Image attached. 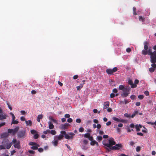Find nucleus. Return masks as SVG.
<instances>
[{
  "instance_id": "f257e3e1",
  "label": "nucleus",
  "mask_w": 156,
  "mask_h": 156,
  "mask_svg": "<svg viewBox=\"0 0 156 156\" xmlns=\"http://www.w3.org/2000/svg\"><path fill=\"white\" fill-rule=\"evenodd\" d=\"M60 133L62 135H59L57 137L58 140L62 139L63 138L64 135L65 138L68 140L72 139L73 136L75 135V134L72 132L69 133L67 134H66V132L64 131H61Z\"/></svg>"
},
{
  "instance_id": "f03ea898",
  "label": "nucleus",
  "mask_w": 156,
  "mask_h": 156,
  "mask_svg": "<svg viewBox=\"0 0 156 156\" xmlns=\"http://www.w3.org/2000/svg\"><path fill=\"white\" fill-rule=\"evenodd\" d=\"M149 44V43L147 41H145L144 42V50L142 51V54L144 55H146L147 54V50L148 49V45Z\"/></svg>"
},
{
  "instance_id": "7ed1b4c3",
  "label": "nucleus",
  "mask_w": 156,
  "mask_h": 156,
  "mask_svg": "<svg viewBox=\"0 0 156 156\" xmlns=\"http://www.w3.org/2000/svg\"><path fill=\"white\" fill-rule=\"evenodd\" d=\"M150 55L151 62L152 63H156V51H154L151 53Z\"/></svg>"
},
{
  "instance_id": "20e7f679",
  "label": "nucleus",
  "mask_w": 156,
  "mask_h": 156,
  "mask_svg": "<svg viewBox=\"0 0 156 156\" xmlns=\"http://www.w3.org/2000/svg\"><path fill=\"white\" fill-rule=\"evenodd\" d=\"M118 70V68L116 67H114L113 69H108L106 70V72L108 74L113 75V73L116 72Z\"/></svg>"
},
{
  "instance_id": "39448f33",
  "label": "nucleus",
  "mask_w": 156,
  "mask_h": 156,
  "mask_svg": "<svg viewBox=\"0 0 156 156\" xmlns=\"http://www.w3.org/2000/svg\"><path fill=\"white\" fill-rule=\"evenodd\" d=\"M108 144H106L105 145L107 146V147H111L113 145L115 144L116 143L114 141V139L112 138H110L108 140Z\"/></svg>"
},
{
  "instance_id": "423d86ee",
  "label": "nucleus",
  "mask_w": 156,
  "mask_h": 156,
  "mask_svg": "<svg viewBox=\"0 0 156 156\" xmlns=\"http://www.w3.org/2000/svg\"><path fill=\"white\" fill-rule=\"evenodd\" d=\"M18 137L20 138H24L26 136V132L24 130L20 131L17 134Z\"/></svg>"
},
{
  "instance_id": "0eeeda50",
  "label": "nucleus",
  "mask_w": 156,
  "mask_h": 156,
  "mask_svg": "<svg viewBox=\"0 0 156 156\" xmlns=\"http://www.w3.org/2000/svg\"><path fill=\"white\" fill-rule=\"evenodd\" d=\"M19 127L17 126L14 129H9L8 130V133H12L13 135L15 134L19 130Z\"/></svg>"
},
{
  "instance_id": "6e6552de",
  "label": "nucleus",
  "mask_w": 156,
  "mask_h": 156,
  "mask_svg": "<svg viewBox=\"0 0 156 156\" xmlns=\"http://www.w3.org/2000/svg\"><path fill=\"white\" fill-rule=\"evenodd\" d=\"M123 93L121 94V96L123 98L126 97L129 94V91L127 88H125L123 90Z\"/></svg>"
},
{
  "instance_id": "1a4fd4ad",
  "label": "nucleus",
  "mask_w": 156,
  "mask_h": 156,
  "mask_svg": "<svg viewBox=\"0 0 156 156\" xmlns=\"http://www.w3.org/2000/svg\"><path fill=\"white\" fill-rule=\"evenodd\" d=\"M2 110L0 107V120H2L6 119L7 115L4 114H2Z\"/></svg>"
},
{
  "instance_id": "9d476101",
  "label": "nucleus",
  "mask_w": 156,
  "mask_h": 156,
  "mask_svg": "<svg viewBox=\"0 0 156 156\" xmlns=\"http://www.w3.org/2000/svg\"><path fill=\"white\" fill-rule=\"evenodd\" d=\"M152 64L151 65L152 67L150 68L149 69V71L151 73L153 72L155 70V68H156V64L155 63H152Z\"/></svg>"
},
{
  "instance_id": "9b49d317",
  "label": "nucleus",
  "mask_w": 156,
  "mask_h": 156,
  "mask_svg": "<svg viewBox=\"0 0 156 156\" xmlns=\"http://www.w3.org/2000/svg\"><path fill=\"white\" fill-rule=\"evenodd\" d=\"M69 126V124L68 123H65L64 124H62L60 126V128L62 130H65L67 129V127Z\"/></svg>"
},
{
  "instance_id": "f8f14e48",
  "label": "nucleus",
  "mask_w": 156,
  "mask_h": 156,
  "mask_svg": "<svg viewBox=\"0 0 156 156\" xmlns=\"http://www.w3.org/2000/svg\"><path fill=\"white\" fill-rule=\"evenodd\" d=\"M112 119L118 122H125V120L124 119H119L118 118L115 117H113L112 118Z\"/></svg>"
},
{
  "instance_id": "ddd939ff",
  "label": "nucleus",
  "mask_w": 156,
  "mask_h": 156,
  "mask_svg": "<svg viewBox=\"0 0 156 156\" xmlns=\"http://www.w3.org/2000/svg\"><path fill=\"white\" fill-rule=\"evenodd\" d=\"M109 105V101H106L104 103V106H103V109H105L108 108Z\"/></svg>"
},
{
  "instance_id": "4468645a",
  "label": "nucleus",
  "mask_w": 156,
  "mask_h": 156,
  "mask_svg": "<svg viewBox=\"0 0 156 156\" xmlns=\"http://www.w3.org/2000/svg\"><path fill=\"white\" fill-rule=\"evenodd\" d=\"M48 125L49 128L50 129H52L54 128V126L51 122L49 121L48 122Z\"/></svg>"
},
{
  "instance_id": "2eb2a0df",
  "label": "nucleus",
  "mask_w": 156,
  "mask_h": 156,
  "mask_svg": "<svg viewBox=\"0 0 156 156\" xmlns=\"http://www.w3.org/2000/svg\"><path fill=\"white\" fill-rule=\"evenodd\" d=\"M85 80H83L82 81L83 83L80 84L79 86H77L76 87L77 89L78 90H80L81 88H82L83 87V85L84 84Z\"/></svg>"
},
{
  "instance_id": "dca6fc26",
  "label": "nucleus",
  "mask_w": 156,
  "mask_h": 156,
  "mask_svg": "<svg viewBox=\"0 0 156 156\" xmlns=\"http://www.w3.org/2000/svg\"><path fill=\"white\" fill-rule=\"evenodd\" d=\"M139 82V81L137 79H136L134 81V83H133L132 86H131L132 88H135L137 87L136 84H138Z\"/></svg>"
},
{
  "instance_id": "f3484780",
  "label": "nucleus",
  "mask_w": 156,
  "mask_h": 156,
  "mask_svg": "<svg viewBox=\"0 0 156 156\" xmlns=\"http://www.w3.org/2000/svg\"><path fill=\"white\" fill-rule=\"evenodd\" d=\"M43 117V115L42 114H40L37 116V121L38 122H40V119H42Z\"/></svg>"
},
{
  "instance_id": "a211bd4d",
  "label": "nucleus",
  "mask_w": 156,
  "mask_h": 156,
  "mask_svg": "<svg viewBox=\"0 0 156 156\" xmlns=\"http://www.w3.org/2000/svg\"><path fill=\"white\" fill-rule=\"evenodd\" d=\"M135 128L136 129L137 131H139L140 130V128H141L142 126L141 125L139 124V125H136L135 126Z\"/></svg>"
},
{
  "instance_id": "6ab92c4d",
  "label": "nucleus",
  "mask_w": 156,
  "mask_h": 156,
  "mask_svg": "<svg viewBox=\"0 0 156 156\" xmlns=\"http://www.w3.org/2000/svg\"><path fill=\"white\" fill-rule=\"evenodd\" d=\"M20 142L19 141H18L17 143L14 144V146L15 148H19L20 147Z\"/></svg>"
},
{
  "instance_id": "aec40b11",
  "label": "nucleus",
  "mask_w": 156,
  "mask_h": 156,
  "mask_svg": "<svg viewBox=\"0 0 156 156\" xmlns=\"http://www.w3.org/2000/svg\"><path fill=\"white\" fill-rule=\"evenodd\" d=\"M25 122L27 126H31L32 125V122L30 120L26 121Z\"/></svg>"
},
{
  "instance_id": "412c9836",
  "label": "nucleus",
  "mask_w": 156,
  "mask_h": 156,
  "mask_svg": "<svg viewBox=\"0 0 156 156\" xmlns=\"http://www.w3.org/2000/svg\"><path fill=\"white\" fill-rule=\"evenodd\" d=\"M109 148L110 150H118L119 149V147H116V146H111L110 147H109Z\"/></svg>"
},
{
  "instance_id": "4be33fe9",
  "label": "nucleus",
  "mask_w": 156,
  "mask_h": 156,
  "mask_svg": "<svg viewBox=\"0 0 156 156\" xmlns=\"http://www.w3.org/2000/svg\"><path fill=\"white\" fill-rule=\"evenodd\" d=\"M139 21H140L144 22L145 21V19L144 16H139Z\"/></svg>"
},
{
  "instance_id": "5701e85b",
  "label": "nucleus",
  "mask_w": 156,
  "mask_h": 156,
  "mask_svg": "<svg viewBox=\"0 0 156 156\" xmlns=\"http://www.w3.org/2000/svg\"><path fill=\"white\" fill-rule=\"evenodd\" d=\"M50 133L52 135H55L56 133V131L54 130H50Z\"/></svg>"
},
{
  "instance_id": "b1692460",
  "label": "nucleus",
  "mask_w": 156,
  "mask_h": 156,
  "mask_svg": "<svg viewBox=\"0 0 156 156\" xmlns=\"http://www.w3.org/2000/svg\"><path fill=\"white\" fill-rule=\"evenodd\" d=\"M124 87V86L122 85H120L119 87V89L120 90H123L124 89H125Z\"/></svg>"
},
{
  "instance_id": "393cba45",
  "label": "nucleus",
  "mask_w": 156,
  "mask_h": 156,
  "mask_svg": "<svg viewBox=\"0 0 156 156\" xmlns=\"http://www.w3.org/2000/svg\"><path fill=\"white\" fill-rule=\"evenodd\" d=\"M97 139L98 142H100L102 140V137L101 136H97Z\"/></svg>"
},
{
  "instance_id": "a878e982",
  "label": "nucleus",
  "mask_w": 156,
  "mask_h": 156,
  "mask_svg": "<svg viewBox=\"0 0 156 156\" xmlns=\"http://www.w3.org/2000/svg\"><path fill=\"white\" fill-rule=\"evenodd\" d=\"M12 144H11V143L8 144L5 147V148H6L7 149L10 148L12 145Z\"/></svg>"
},
{
  "instance_id": "bb28decb",
  "label": "nucleus",
  "mask_w": 156,
  "mask_h": 156,
  "mask_svg": "<svg viewBox=\"0 0 156 156\" xmlns=\"http://www.w3.org/2000/svg\"><path fill=\"white\" fill-rule=\"evenodd\" d=\"M90 133H87L85 134L84 135V136L85 137L88 138L89 137V136H90Z\"/></svg>"
},
{
  "instance_id": "cd10ccee",
  "label": "nucleus",
  "mask_w": 156,
  "mask_h": 156,
  "mask_svg": "<svg viewBox=\"0 0 156 156\" xmlns=\"http://www.w3.org/2000/svg\"><path fill=\"white\" fill-rule=\"evenodd\" d=\"M52 144L54 146H56L58 144V141L57 140H55L52 142Z\"/></svg>"
},
{
  "instance_id": "c85d7f7f",
  "label": "nucleus",
  "mask_w": 156,
  "mask_h": 156,
  "mask_svg": "<svg viewBox=\"0 0 156 156\" xmlns=\"http://www.w3.org/2000/svg\"><path fill=\"white\" fill-rule=\"evenodd\" d=\"M19 122L17 120H12V124H16L18 123Z\"/></svg>"
},
{
  "instance_id": "c756f323",
  "label": "nucleus",
  "mask_w": 156,
  "mask_h": 156,
  "mask_svg": "<svg viewBox=\"0 0 156 156\" xmlns=\"http://www.w3.org/2000/svg\"><path fill=\"white\" fill-rule=\"evenodd\" d=\"M43 133L44 134H47L48 133H50V130L49 129H47L46 131H44L43 132Z\"/></svg>"
},
{
  "instance_id": "7c9ffc66",
  "label": "nucleus",
  "mask_w": 156,
  "mask_h": 156,
  "mask_svg": "<svg viewBox=\"0 0 156 156\" xmlns=\"http://www.w3.org/2000/svg\"><path fill=\"white\" fill-rule=\"evenodd\" d=\"M153 52L151 51V49L150 48H149V49L147 50V54H148L149 55H150Z\"/></svg>"
},
{
  "instance_id": "2f4dec72",
  "label": "nucleus",
  "mask_w": 156,
  "mask_h": 156,
  "mask_svg": "<svg viewBox=\"0 0 156 156\" xmlns=\"http://www.w3.org/2000/svg\"><path fill=\"white\" fill-rule=\"evenodd\" d=\"M128 83L129 84L131 85V86H132L133 83V81L132 80H129L128 81Z\"/></svg>"
},
{
  "instance_id": "473e14b6",
  "label": "nucleus",
  "mask_w": 156,
  "mask_h": 156,
  "mask_svg": "<svg viewBox=\"0 0 156 156\" xmlns=\"http://www.w3.org/2000/svg\"><path fill=\"white\" fill-rule=\"evenodd\" d=\"M115 146L118 147L122 148V145L120 144H115Z\"/></svg>"
},
{
  "instance_id": "72a5a7b5",
  "label": "nucleus",
  "mask_w": 156,
  "mask_h": 156,
  "mask_svg": "<svg viewBox=\"0 0 156 156\" xmlns=\"http://www.w3.org/2000/svg\"><path fill=\"white\" fill-rule=\"evenodd\" d=\"M96 141L95 140H93L90 142V144L92 146L94 145L96 143Z\"/></svg>"
},
{
  "instance_id": "f704fd0d",
  "label": "nucleus",
  "mask_w": 156,
  "mask_h": 156,
  "mask_svg": "<svg viewBox=\"0 0 156 156\" xmlns=\"http://www.w3.org/2000/svg\"><path fill=\"white\" fill-rule=\"evenodd\" d=\"M29 145L31 146L37 145V144L34 142H31L29 143Z\"/></svg>"
},
{
  "instance_id": "c9c22d12",
  "label": "nucleus",
  "mask_w": 156,
  "mask_h": 156,
  "mask_svg": "<svg viewBox=\"0 0 156 156\" xmlns=\"http://www.w3.org/2000/svg\"><path fill=\"white\" fill-rule=\"evenodd\" d=\"M39 135L37 133L35 134L34 136V138L35 139H37L38 138Z\"/></svg>"
},
{
  "instance_id": "e433bc0d",
  "label": "nucleus",
  "mask_w": 156,
  "mask_h": 156,
  "mask_svg": "<svg viewBox=\"0 0 156 156\" xmlns=\"http://www.w3.org/2000/svg\"><path fill=\"white\" fill-rule=\"evenodd\" d=\"M121 102L123 104H126L128 103L129 102L127 100L125 99L124 101H122Z\"/></svg>"
},
{
  "instance_id": "4c0bfd02",
  "label": "nucleus",
  "mask_w": 156,
  "mask_h": 156,
  "mask_svg": "<svg viewBox=\"0 0 156 156\" xmlns=\"http://www.w3.org/2000/svg\"><path fill=\"white\" fill-rule=\"evenodd\" d=\"M31 148L33 150H37L38 149V147L37 146L34 145L31 147Z\"/></svg>"
},
{
  "instance_id": "58836bf2",
  "label": "nucleus",
  "mask_w": 156,
  "mask_h": 156,
  "mask_svg": "<svg viewBox=\"0 0 156 156\" xmlns=\"http://www.w3.org/2000/svg\"><path fill=\"white\" fill-rule=\"evenodd\" d=\"M138 97L141 100H142V99H143L144 98V96L142 95H140L138 96Z\"/></svg>"
},
{
  "instance_id": "ea45409f",
  "label": "nucleus",
  "mask_w": 156,
  "mask_h": 156,
  "mask_svg": "<svg viewBox=\"0 0 156 156\" xmlns=\"http://www.w3.org/2000/svg\"><path fill=\"white\" fill-rule=\"evenodd\" d=\"M124 116L125 117L127 118H129L130 117V115L129 114H128L127 113H126L124 114Z\"/></svg>"
},
{
  "instance_id": "a19ab883",
  "label": "nucleus",
  "mask_w": 156,
  "mask_h": 156,
  "mask_svg": "<svg viewBox=\"0 0 156 156\" xmlns=\"http://www.w3.org/2000/svg\"><path fill=\"white\" fill-rule=\"evenodd\" d=\"M140 146H137L136 148V151L137 152H139L140 150Z\"/></svg>"
},
{
  "instance_id": "79ce46f5",
  "label": "nucleus",
  "mask_w": 156,
  "mask_h": 156,
  "mask_svg": "<svg viewBox=\"0 0 156 156\" xmlns=\"http://www.w3.org/2000/svg\"><path fill=\"white\" fill-rule=\"evenodd\" d=\"M5 149V146L3 145H0V150Z\"/></svg>"
},
{
  "instance_id": "37998d69",
  "label": "nucleus",
  "mask_w": 156,
  "mask_h": 156,
  "mask_svg": "<svg viewBox=\"0 0 156 156\" xmlns=\"http://www.w3.org/2000/svg\"><path fill=\"white\" fill-rule=\"evenodd\" d=\"M67 121L68 122L70 123L72 122L73 119L72 118H69L68 119H67Z\"/></svg>"
},
{
  "instance_id": "c03bdc74",
  "label": "nucleus",
  "mask_w": 156,
  "mask_h": 156,
  "mask_svg": "<svg viewBox=\"0 0 156 156\" xmlns=\"http://www.w3.org/2000/svg\"><path fill=\"white\" fill-rule=\"evenodd\" d=\"M83 143L85 145H86L87 144L88 141L87 140H84L83 141Z\"/></svg>"
},
{
  "instance_id": "a18cd8bd",
  "label": "nucleus",
  "mask_w": 156,
  "mask_h": 156,
  "mask_svg": "<svg viewBox=\"0 0 156 156\" xmlns=\"http://www.w3.org/2000/svg\"><path fill=\"white\" fill-rule=\"evenodd\" d=\"M131 51V49L130 48H128L126 49V51L127 52H130Z\"/></svg>"
},
{
  "instance_id": "49530a36",
  "label": "nucleus",
  "mask_w": 156,
  "mask_h": 156,
  "mask_svg": "<svg viewBox=\"0 0 156 156\" xmlns=\"http://www.w3.org/2000/svg\"><path fill=\"white\" fill-rule=\"evenodd\" d=\"M2 137H7L8 136V134L6 133H5L2 135Z\"/></svg>"
},
{
  "instance_id": "de8ad7c7",
  "label": "nucleus",
  "mask_w": 156,
  "mask_h": 156,
  "mask_svg": "<svg viewBox=\"0 0 156 156\" xmlns=\"http://www.w3.org/2000/svg\"><path fill=\"white\" fill-rule=\"evenodd\" d=\"M102 143L103 145H104V146L106 147H107V146H106L105 144H108L106 142V140H103V141Z\"/></svg>"
},
{
  "instance_id": "09e8293b",
  "label": "nucleus",
  "mask_w": 156,
  "mask_h": 156,
  "mask_svg": "<svg viewBox=\"0 0 156 156\" xmlns=\"http://www.w3.org/2000/svg\"><path fill=\"white\" fill-rule=\"evenodd\" d=\"M76 122L78 123H80L81 122V119H77L76 120Z\"/></svg>"
},
{
  "instance_id": "8fccbe9b",
  "label": "nucleus",
  "mask_w": 156,
  "mask_h": 156,
  "mask_svg": "<svg viewBox=\"0 0 156 156\" xmlns=\"http://www.w3.org/2000/svg\"><path fill=\"white\" fill-rule=\"evenodd\" d=\"M144 93L145 94V95L146 96H148L149 95V92L148 91H147V90L145 91L144 92Z\"/></svg>"
},
{
  "instance_id": "3c124183",
  "label": "nucleus",
  "mask_w": 156,
  "mask_h": 156,
  "mask_svg": "<svg viewBox=\"0 0 156 156\" xmlns=\"http://www.w3.org/2000/svg\"><path fill=\"white\" fill-rule=\"evenodd\" d=\"M135 97L136 96L135 95H132L130 96V98L132 100H134L135 99Z\"/></svg>"
},
{
  "instance_id": "603ef678",
  "label": "nucleus",
  "mask_w": 156,
  "mask_h": 156,
  "mask_svg": "<svg viewBox=\"0 0 156 156\" xmlns=\"http://www.w3.org/2000/svg\"><path fill=\"white\" fill-rule=\"evenodd\" d=\"M112 92L115 93H116L118 92V90L116 88H114L112 90Z\"/></svg>"
},
{
  "instance_id": "864d4df0",
  "label": "nucleus",
  "mask_w": 156,
  "mask_h": 156,
  "mask_svg": "<svg viewBox=\"0 0 156 156\" xmlns=\"http://www.w3.org/2000/svg\"><path fill=\"white\" fill-rule=\"evenodd\" d=\"M115 96V94L113 93H112L110 94V97L111 98H113Z\"/></svg>"
},
{
  "instance_id": "5fc2aeb1",
  "label": "nucleus",
  "mask_w": 156,
  "mask_h": 156,
  "mask_svg": "<svg viewBox=\"0 0 156 156\" xmlns=\"http://www.w3.org/2000/svg\"><path fill=\"white\" fill-rule=\"evenodd\" d=\"M66 118H69L70 117V115L69 114H66L65 115V116H64Z\"/></svg>"
},
{
  "instance_id": "6e6d98bb",
  "label": "nucleus",
  "mask_w": 156,
  "mask_h": 156,
  "mask_svg": "<svg viewBox=\"0 0 156 156\" xmlns=\"http://www.w3.org/2000/svg\"><path fill=\"white\" fill-rule=\"evenodd\" d=\"M83 131H84V129L83 127H80L79 129V131L80 132H82Z\"/></svg>"
},
{
  "instance_id": "4d7b16f0",
  "label": "nucleus",
  "mask_w": 156,
  "mask_h": 156,
  "mask_svg": "<svg viewBox=\"0 0 156 156\" xmlns=\"http://www.w3.org/2000/svg\"><path fill=\"white\" fill-rule=\"evenodd\" d=\"M136 105L137 106H139L140 105V102H137L136 103Z\"/></svg>"
},
{
  "instance_id": "13d9d810",
  "label": "nucleus",
  "mask_w": 156,
  "mask_h": 156,
  "mask_svg": "<svg viewBox=\"0 0 156 156\" xmlns=\"http://www.w3.org/2000/svg\"><path fill=\"white\" fill-rule=\"evenodd\" d=\"M96 127L98 129H99L101 128V124H98L97 125Z\"/></svg>"
},
{
  "instance_id": "bf43d9fd",
  "label": "nucleus",
  "mask_w": 156,
  "mask_h": 156,
  "mask_svg": "<svg viewBox=\"0 0 156 156\" xmlns=\"http://www.w3.org/2000/svg\"><path fill=\"white\" fill-rule=\"evenodd\" d=\"M30 132L32 134H34L36 132V131L34 130L33 129L30 131Z\"/></svg>"
},
{
  "instance_id": "052dcab7",
  "label": "nucleus",
  "mask_w": 156,
  "mask_h": 156,
  "mask_svg": "<svg viewBox=\"0 0 156 156\" xmlns=\"http://www.w3.org/2000/svg\"><path fill=\"white\" fill-rule=\"evenodd\" d=\"M38 151L40 152H42L43 151V149L41 148H38Z\"/></svg>"
},
{
  "instance_id": "680f3d73",
  "label": "nucleus",
  "mask_w": 156,
  "mask_h": 156,
  "mask_svg": "<svg viewBox=\"0 0 156 156\" xmlns=\"http://www.w3.org/2000/svg\"><path fill=\"white\" fill-rule=\"evenodd\" d=\"M65 145L67 146V148L70 150L71 151L72 149L71 147L68 144H65Z\"/></svg>"
},
{
  "instance_id": "e2e57ef3",
  "label": "nucleus",
  "mask_w": 156,
  "mask_h": 156,
  "mask_svg": "<svg viewBox=\"0 0 156 156\" xmlns=\"http://www.w3.org/2000/svg\"><path fill=\"white\" fill-rule=\"evenodd\" d=\"M78 77V75H74L73 76V78L75 80V79H77Z\"/></svg>"
},
{
  "instance_id": "0e129e2a",
  "label": "nucleus",
  "mask_w": 156,
  "mask_h": 156,
  "mask_svg": "<svg viewBox=\"0 0 156 156\" xmlns=\"http://www.w3.org/2000/svg\"><path fill=\"white\" fill-rule=\"evenodd\" d=\"M129 126L131 128H133L135 127V125L134 124L132 123L130 124V125H129Z\"/></svg>"
},
{
  "instance_id": "69168bd1",
  "label": "nucleus",
  "mask_w": 156,
  "mask_h": 156,
  "mask_svg": "<svg viewBox=\"0 0 156 156\" xmlns=\"http://www.w3.org/2000/svg\"><path fill=\"white\" fill-rule=\"evenodd\" d=\"M134 144V143L133 141H130L129 142V144L131 146H133Z\"/></svg>"
},
{
  "instance_id": "338daca9",
  "label": "nucleus",
  "mask_w": 156,
  "mask_h": 156,
  "mask_svg": "<svg viewBox=\"0 0 156 156\" xmlns=\"http://www.w3.org/2000/svg\"><path fill=\"white\" fill-rule=\"evenodd\" d=\"M107 111L108 112H111L112 111V108H107Z\"/></svg>"
},
{
  "instance_id": "774afa93",
  "label": "nucleus",
  "mask_w": 156,
  "mask_h": 156,
  "mask_svg": "<svg viewBox=\"0 0 156 156\" xmlns=\"http://www.w3.org/2000/svg\"><path fill=\"white\" fill-rule=\"evenodd\" d=\"M147 123L150 124H154L156 126V121L154 123H152L151 122H149Z\"/></svg>"
}]
</instances>
